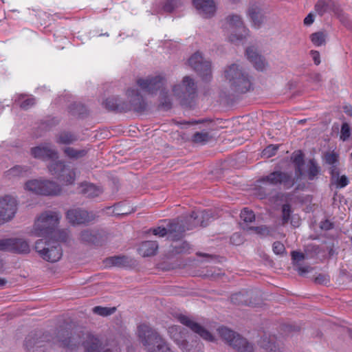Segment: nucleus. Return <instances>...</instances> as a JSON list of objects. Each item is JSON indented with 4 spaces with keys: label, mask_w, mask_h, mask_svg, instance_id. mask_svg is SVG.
Masks as SVG:
<instances>
[{
    "label": "nucleus",
    "mask_w": 352,
    "mask_h": 352,
    "mask_svg": "<svg viewBox=\"0 0 352 352\" xmlns=\"http://www.w3.org/2000/svg\"><path fill=\"white\" fill-rule=\"evenodd\" d=\"M294 162L296 165V173L299 175L300 176L302 175V166L303 164V158L301 155H298L295 157L294 160Z\"/></svg>",
    "instance_id": "obj_52"
},
{
    "label": "nucleus",
    "mask_w": 352,
    "mask_h": 352,
    "mask_svg": "<svg viewBox=\"0 0 352 352\" xmlns=\"http://www.w3.org/2000/svg\"><path fill=\"white\" fill-rule=\"evenodd\" d=\"M275 338L265 336L260 341V346L265 352H282L279 345L276 342Z\"/></svg>",
    "instance_id": "obj_33"
},
{
    "label": "nucleus",
    "mask_w": 352,
    "mask_h": 352,
    "mask_svg": "<svg viewBox=\"0 0 352 352\" xmlns=\"http://www.w3.org/2000/svg\"><path fill=\"white\" fill-rule=\"evenodd\" d=\"M182 0H166L163 9L165 12H171L182 6Z\"/></svg>",
    "instance_id": "obj_43"
},
{
    "label": "nucleus",
    "mask_w": 352,
    "mask_h": 352,
    "mask_svg": "<svg viewBox=\"0 0 352 352\" xmlns=\"http://www.w3.org/2000/svg\"><path fill=\"white\" fill-rule=\"evenodd\" d=\"M246 55L257 70L263 71L267 67V63L265 58L259 55L254 47H248L246 50Z\"/></svg>",
    "instance_id": "obj_23"
},
{
    "label": "nucleus",
    "mask_w": 352,
    "mask_h": 352,
    "mask_svg": "<svg viewBox=\"0 0 352 352\" xmlns=\"http://www.w3.org/2000/svg\"><path fill=\"white\" fill-rule=\"evenodd\" d=\"M186 230L187 226L182 218L174 219L168 225V239L178 241L184 236Z\"/></svg>",
    "instance_id": "obj_19"
},
{
    "label": "nucleus",
    "mask_w": 352,
    "mask_h": 352,
    "mask_svg": "<svg viewBox=\"0 0 352 352\" xmlns=\"http://www.w3.org/2000/svg\"><path fill=\"white\" fill-rule=\"evenodd\" d=\"M0 251L19 254L30 253V247L28 241L23 238H9L0 239Z\"/></svg>",
    "instance_id": "obj_11"
},
{
    "label": "nucleus",
    "mask_w": 352,
    "mask_h": 352,
    "mask_svg": "<svg viewBox=\"0 0 352 352\" xmlns=\"http://www.w3.org/2000/svg\"><path fill=\"white\" fill-rule=\"evenodd\" d=\"M210 215L208 212H195L193 211L191 214L182 217L187 226V230H192L197 226L206 227L208 225V221L210 219Z\"/></svg>",
    "instance_id": "obj_15"
},
{
    "label": "nucleus",
    "mask_w": 352,
    "mask_h": 352,
    "mask_svg": "<svg viewBox=\"0 0 352 352\" xmlns=\"http://www.w3.org/2000/svg\"><path fill=\"white\" fill-rule=\"evenodd\" d=\"M330 175L331 182L336 184L338 188H342L349 184V179L346 176H340L339 169L337 166H331Z\"/></svg>",
    "instance_id": "obj_29"
},
{
    "label": "nucleus",
    "mask_w": 352,
    "mask_h": 352,
    "mask_svg": "<svg viewBox=\"0 0 352 352\" xmlns=\"http://www.w3.org/2000/svg\"><path fill=\"white\" fill-rule=\"evenodd\" d=\"M316 12L320 16L330 11L336 12L337 10L334 8L333 3L331 1L319 0L315 6Z\"/></svg>",
    "instance_id": "obj_37"
},
{
    "label": "nucleus",
    "mask_w": 352,
    "mask_h": 352,
    "mask_svg": "<svg viewBox=\"0 0 352 352\" xmlns=\"http://www.w3.org/2000/svg\"><path fill=\"white\" fill-rule=\"evenodd\" d=\"M189 65L195 70L204 80L211 78V63L209 60L204 59L199 52H195L188 59Z\"/></svg>",
    "instance_id": "obj_12"
},
{
    "label": "nucleus",
    "mask_w": 352,
    "mask_h": 352,
    "mask_svg": "<svg viewBox=\"0 0 352 352\" xmlns=\"http://www.w3.org/2000/svg\"><path fill=\"white\" fill-rule=\"evenodd\" d=\"M57 143L60 144H66V134L65 133H61L56 140Z\"/></svg>",
    "instance_id": "obj_62"
},
{
    "label": "nucleus",
    "mask_w": 352,
    "mask_h": 352,
    "mask_svg": "<svg viewBox=\"0 0 352 352\" xmlns=\"http://www.w3.org/2000/svg\"><path fill=\"white\" fill-rule=\"evenodd\" d=\"M320 227L322 229L328 230L331 229L333 226H332V223L329 221L326 220V221L322 222Z\"/></svg>",
    "instance_id": "obj_61"
},
{
    "label": "nucleus",
    "mask_w": 352,
    "mask_h": 352,
    "mask_svg": "<svg viewBox=\"0 0 352 352\" xmlns=\"http://www.w3.org/2000/svg\"><path fill=\"white\" fill-rule=\"evenodd\" d=\"M292 213L291 206L289 204H285L282 206V223H287L290 219Z\"/></svg>",
    "instance_id": "obj_46"
},
{
    "label": "nucleus",
    "mask_w": 352,
    "mask_h": 352,
    "mask_svg": "<svg viewBox=\"0 0 352 352\" xmlns=\"http://www.w3.org/2000/svg\"><path fill=\"white\" fill-rule=\"evenodd\" d=\"M272 250L274 254L280 255L285 252L284 245L280 241H275L272 245Z\"/></svg>",
    "instance_id": "obj_53"
},
{
    "label": "nucleus",
    "mask_w": 352,
    "mask_h": 352,
    "mask_svg": "<svg viewBox=\"0 0 352 352\" xmlns=\"http://www.w3.org/2000/svg\"><path fill=\"white\" fill-rule=\"evenodd\" d=\"M230 241L232 243L237 245L243 242V238L240 234L234 233L232 235Z\"/></svg>",
    "instance_id": "obj_56"
},
{
    "label": "nucleus",
    "mask_w": 352,
    "mask_h": 352,
    "mask_svg": "<svg viewBox=\"0 0 352 352\" xmlns=\"http://www.w3.org/2000/svg\"><path fill=\"white\" fill-rule=\"evenodd\" d=\"M175 318L183 325L189 328L193 333L199 335L202 339L208 342H214V337L204 327L198 323L189 316L177 314Z\"/></svg>",
    "instance_id": "obj_10"
},
{
    "label": "nucleus",
    "mask_w": 352,
    "mask_h": 352,
    "mask_svg": "<svg viewBox=\"0 0 352 352\" xmlns=\"http://www.w3.org/2000/svg\"><path fill=\"white\" fill-rule=\"evenodd\" d=\"M52 342L60 347H66L65 329L60 327L54 331V336L43 334L38 336L36 334H30L25 338V346L28 352H45L47 342Z\"/></svg>",
    "instance_id": "obj_3"
},
{
    "label": "nucleus",
    "mask_w": 352,
    "mask_h": 352,
    "mask_svg": "<svg viewBox=\"0 0 352 352\" xmlns=\"http://www.w3.org/2000/svg\"><path fill=\"white\" fill-rule=\"evenodd\" d=\"M327 34L324 32H317L310 35V39L315 46L319 47L326 43Z\"/></svg>",
    "instance_id": "obj_39"
},
{
    "label": "nucleus",
    "mask_w": 352,
    "mask_h": 352,
    "mask_svg": "<svg viewBox=\"0 0 352 352\" xmlns=\"http://www.w3.org/2000/svg\"><path fill=\"white\" fill-rule=\"evenodd\" d=\"M259 182L265 186H280L285 189H289L294 186L295 179L291 173L280 170L274 171L269 175L263 177Z\"/></svg>",
    "instance_id": "obj_9"
},
{
    "label": "nucleus",
    "mask_w": 352,
    "mask_h": 352,
    "mask_svg": "<svg viewBox=\"0 0 352 352\" xmlns=\"http://www.w3.org/2000/svg\"><path fill=\"white\" fill-rule=\"evenodd\" d=\"M61 215L59 212L47 210L42 212L35 220L31 234L45 236L55 242L66 241V232L58 228Z\"/></svg>",
    "instance_id": "obj_1"
},
{
    "label": "nucleus",
    "mask_w": 352,
    "mask_h": 352,
    "mask_svg": "<svg viewBox=\"0 0 352 352\" xmlns=\"http://www.w3.org/2000/svg\"><path fill=\"white\" fill-rule=\"evenodd\" d=\"M54 243L55 241H53ZM56 242V245L48 244V248L46 251L42 253V258L48 262H56L62 256V250L60 245Z\"/></svg>",
    "instance_id": "obj_24"
},
{
    "label": "nucleus",
    "mask_w": 352,
    "mask_h": 352,
    "mask_svg": "<svg viewBox=\"0 0 352 352\" xmlns=\"http://www.w3.org/2000/svg\"><path fill=\"white\" fill-rule=\"evenodd\" d=\"M227 40L232 43L239 44L245 40L248 36L250 31L248 28L244 30L233 29L232 30H223Z\"/></svg>",
    "instance_id": "obj_25"
},
{
    "label": "nucleus",
    "mask_w": 352,
    "mask_h": 352,
    "mask_svg": "<svg viewBox=\"0 0 352 352\" xmlns=\"http://www.w3.org/2000/svg\"><path fill=\"white\" fill-rule=\"evenodd\" d=\"M100 234L97 230H84L80 232V239L82 241L89 243L98 245Z\"/></svg>",
    "instance_id": "obj_35"
},
{
    "label": "nucleus",
    "mask_w": 352,
    "mask_h": 352,
    "mask_svg": "<svg viewBox=\"0 0 352 352\" xmlns=\"http://www.w3.org/2000/svg\"><path fill=\"white\" fill-rule=\"evenodd\" d=\"M76 178V171L74 170H69V173H67V185L72 184L74 182Z\"/></svg>",
    "instance_id": "obj_58"
},
{
    "label": "nucleus",
    "mask_w": 352,
    "mask_h": 352,
    "mask_svg": "<svg viewBox=\"0 0 352 352\" xmlns=\"http://www.w3.org/2000/svg\"><path fill=\"white\" fill-rule=\"evenodd\" d=\"M251 294L252 293L248 292L234 294L231 296V301L233 304L237 305H246L252 306L254 303L249 299Z\"/></svg>",
    "instance_id": "obj_36"
},
{
    "label": "nucleus",
    "mask_w": 352,
    "mask_h": 352,
    "mask_svg": "<svg viewBox=\"0 0 352 352\" xmlns=\"http://www.w3.org/2000/svg\"><path fill=\"white\" fill-rule=\"evenodd\" d=\"M51 240L52 239H50L48 241H45L43 239H39L36 241L35 243V250L39 254L41 258L42 253H44V252L46 251V248H48V244H50Z\"/></svg>",
    "instance_id": "obj_45"
},
{
    "label": "nucleus",
    "mask_w": 352,
    "mask_h": 352,
    "mask_svg": "<svg viewBox=\"0 0 352 352\" xmlns=\"http://www.w3.org/2000/svg\"><path fill=\"white\" fill-rule=\"evenodd\" d=\"M105 108L108 110H118L119 104L118 103V99L108 98L105 102Z\"/></svg>",
    "instance_id": "obj_51"
},
{
    "label": "nucleus",
    "mask_w": 352,
    "mask_h": 352,
    "mask_svg": "<svg viewBox=\"0 0 352 352\" xmlns=\"http://www.w3.org/2000/svg\"><path fill=\"white\" fill-rule=\"evenodd\" d=\"M50 173L58 180H64L66 173V164L65 160L58 159L52 160L47 166Z\"/></svg>",
    "instance_id": "obj_21"
},
{
    "label": "nucleus",
    "mask_w": 352,
    "mask_h": 352,
    "mask_svg": "<svg viewBox=\"0 0 352 352\" xmlns=\"http://www.w3.org/2000/svg\"><path fill=\"white\" fill-rule=\"evenodd\" d=\"M138 86L144 91L153 94L164 85V78L160 76L140 78L137 80Z\"/></svg>",
    "instance_id": "obj_18"
},
{
    "label": "nucleus",
    "mask_w": 352,
    "mask_h": 352,
    "mask_svg": "<svg viewBox=\"0 0 352 352\" xmlns=\"http://www.w3.org/2000/svg\"><path fill=\"white\" fill-rule=\"evenodd\" d=\"M87 153L86 149H76L72 147H67V157L73 160L80 159Z\"/></svg>",
    "instance_id": "obj_42"
},
{
    "label": "nucleus",
    "mask_w": 352,
    "mask_h": 352,
    "mask_svg": "<svg viewBox=\"0 0 352 352\" xmlns=\"http://www.w3.org/2000/svg\"><path fill=\"white\" fill-rule=\"evenodd\" d=\"M315 282L320 285H327L330 282V278L327 274H320L315 278Z\"/></svg>",
    "instance_id": "obj_55"
},
{
    "label": "nucleus",
    "mask_w": 352,
    "mask_h": 352,
    "mask_svg": "<svg viewBox=\"0 0 352 352\" xmlns=\"http://www.w3.org/2000/svg\"><path fill=\"white\" fill-rule=\"evenodd\" d=\"M168 333L182 352H202V343L197 339L192 340L190 343L188 342L186 339L188 332L181 327L170 326L168 329Z\"/></svg>",
    "instance_id": "obj_6"
},
{
    "label": "nucleus",
    "mask_w": 352,
    "mask_h": 352,
    "mask_svg": "<svg viewBox=\"0 0 352 352\" xmlns=\"http://www.w3.org/2000/svg\"><path fill=\"white\" fill-rule=\"evenodd\" d=\"M94 215L79 208L67 210V220L73 225L85 224L91 221Z\"/></svg>",
    "instance_id": "obj_20"
},
{
    "label": "nucleus",
    "mask_w": 352,
    "mask_h": 352,
    "mask_svg": "<svg viewBox=\"0 0 352 352\" xmlns=\"http://www.w3.org/2000/svg\"><path fill=\"white\" fill-rule=\"evenodd\" d=\"M311 54L312 55L314 61L316 65H319L320 63V54L318 51H311Z\"/></svg>",
    "instance_id": "obj_59"
},
{
    "label": "nucleus",
    "mask_w": 352,
    "mask_h": 352,
    "mask_svg": "<svg viewBox=\"0 0 352 352\" xmlns=\"http://www.w3.org/2000/svg\"><path fill=\"white\" fill-rule=\"evenodd\" d=\"M30 154L34 158L43 161L58 158L57 151L53 148L50 143L41 144L31 148Z\"/></svg>",
    "instance_id": "obj_14"
},
{
    "label": "nucleus",
    "mask_w": 352,
    "mask_h": 352,
    "mask_svg": "<svg viewBox=\"0 0 352 352\" xmlns=\"http://www.w3.org/2000/svg\"><path fill=\"white\" fill-rule=\"evenodd\" d=\"M193 5L199 14L206 19L214 16L217 9L214 0H193Z\"/></svg>",
    "instance_id": "obj_17"
},
{
    "label": "nucleus",
    "mask_w": 352,
    "mask_h": 352,
    "mask_svg": "<svg viewBox=\"0 0 352 352\" xmlns=\"http://www.w3.org/2000/svg\"><path fill=\"white\" fill-rule=\"evenodd\" d=\"M158 249L157 241H146L141 243L139 248V253L144 257L151 256L156 254Z\"/></svg>",
    "instance_id": "obj_30"
},
{
    "label": "nucleus",
    "mask_w": 352,
    "mask_h": 352,
    "mask_svg": "<svg viewBox=\"0 0 352 352\" xmlns=\"http://www.w3.org/2000/svg\"><path fill=\"white\" fill-rule=\"evenodd\" d=\"M79 191L87 197L94 198L98 197L102 192V189L92 184L86 183L80 186Z\"/></svg>",
    "instance_id": "obj_31"
},
{
    "label": "nucleus",
    "mask_w": 352,
    "mask_h": 352,
    "mask_svg": "<svg viewBox=\"0 0 352 352\" xmlns=\"http://www.w3.org/2000/svg\"><path fill=\"white\" fill-rule=\"evenodd\" d=\"M309 267H299L298 268V272L300 275H302L307 272H309Z\"/></svg>",
    "instance_id": "obj_64"
},
{
    "label": "nucleus",
    "mask_w": 352,
    "mask_h": 352,
    "mask_svg": "<svg viewBox=\"0 0 352 352\" xmlns=\"http://www.w3.org/2000/svg\"><path fill=\"white\" fill-rule=\"evenodd\" d=\"M339 155L335 152H328L324 155V160L327 164L331 166H336L338 162Z\"/></svg>",
    "instance_id": "obj_47"
},
{
    "label": "nucleus",
    "mask_w": 352,
    "mask_h": 352,
    "mask_svg": "<svg viewBox=\"0 0 352 352\" xmlns=\"http://www.w3.org/2000/svg\"><path fill=\"white\" fill-rule=\"evenodd\" d=\"M29 170L25 166L16 165L4 173V177L8 179H14L18 177H24Z\"/></svg>",
    "instance_id": "obj_34"
},
{
    "label": "nucleus",
    "mask_w": 352,
    "mask_h": 352,
    "mask_svg": "<svg viewBox=\"0 0 352 352\" xmlns=\"http://www.w3.org/2000/svg\"><path fill=\"white\" fill-rule=\"evenodd\" d=\"M17 210L15 198L10 195L0 197V224L10 221Z\"/></svg>",
    "instance_id": "obj_13"
},
{
    "label": "nucleus",
    "mask_w": 352,
    "mask_h": 352,
    "mask_svg": "<svg viewBox=\"0 0 352 352\" xmlns=\"http://www.w3.org/2000/svg\"><path fill=\"white\" fill-rule=\"evenodd\" d=\"M137 336L147 352H172L166 341L146 324L138 326Z\"/></svg>",
    "instance_id": "obj_2"
},
{
    "label": "nucleus",
    "mask_w": 352,
    "mask_h": 352,
    "mask_svg": "<svg viewBox=\"0 0 352 352\" xmlns=\"http://www.w3.org/2000/svg\"><path fill=\"white\" fill-rule=\"evenodd\" d=\"M116 311V308L115 307H101V306H96L92 309V311L94 314L101 316H108L115 313Z\"/></svg>",
    "instance_id": "obj_41"
},
{
    "label": "nucleus",
    "mask_w": 352,
    "mask_h": 352,
    "mask_svg": "<svg viewBox=\"0 0 352 352\" xmlns=\"http://www.w3.org/2000/svg\"><path fill=\"white\" fill-rule=\"evenodd\" d=\"M241 219L246 222L251 223L255 220V215L252 210H248V208H244L241 210L240 214Z\"/></svg>",
    "instance_id": "obj_44"
},
{
    "label": "nucleus",
    "mask_w": 352,
    "mask_h": 352,
    "mask_svg": "<svg viewBox=\"0 0 352 352\" xmlns=\"http://www.w3.org/2000/svg\"><path fill=\"white\" fill-rule=\"evenodd\" d=\"M314 15L309 13L304 19V24L305 25H310L314 23Z\"/></svg>",
    "instance_id": "obj_60"
},
{
    "label": "nucleus",
    "mask_w": 352,
    "mask_h": 352,
    "mask_svg": "<svg viewBox=\"0 0 352 352\" xmlns=\"http://www.w3.org/2000/svg\"><path fill=\"white\" fill-rule=\"evenodd\" d=\"M292 258L294 261H301L305 259V254L300 252L293 251L292 252Z\"/></svg>",
    "instance_id": "obj_57"
},
{
    "label": "nucleus",
    "mask_w": 352,
    "mask_h": 352,
    "mask_svg": "<svg viewBox=\"0 0 352 352\" xmlns=\"http://www.w3.org/2000/svg\"><path fill=\"white\" fill-rule=\"evenodd\" d=\"M197 91L196 84L190 76H185L182 84L173 86V92L175 96L180 98V104L182 108H194L195 102V94Z\"/></svg>",
    "instance_id": "obj_5"
},
{
    "label": "nucleus",
    "mask_w": 352,
    "mask_h": 352,
    "mask_svg": "<svg viewBox=\"0 0 352 352\" xmlns=\"http://www.w3.org/2000/svg\"><path fill=\"white\" fill-rule=\"evenodd\" d=\"M25 189L36 195H57L61 188L56 183L50 180L32 179L25 184Z\"/></svg>",
    "instance_id": "obj_8"
},
{
    "label": "nucleus",
    "mask_w": 352,
    "mask_h": 352,
    "mask_svg": "<svg viewBox=\"0 0 352 352\" xmlns=\"http://www.w3.org/2000/svg\"><path fill=\"white\" fill-rule=\"evenodd\" d=\"M82 346L85 352H112L111 349L103 344L98 336L92 334L87 335Z\"/></svg>",
    "instance_id": "obj_16"
},
{
    "label": "nucleus",
    "mask_w": 352,
    "mask_h": 352,
    "mask_svg": "<svg viewBox=\"0 0 352 352\" xmlns=\"http://www.w3.org/2000/svg\"><path fill=\"white\" fill-rule=\"evenodd\" d=\"M126 95L130 99V102L133 106L135 110H144L146 109V104L140 95L138 90L136 89H129L126 91Z\"/></svg>",
    "instance_id": "obj_26"
},
{
    "label": "nucleus",
    "mask_w": 352,
    "mask_h": 352,
    "mask_svg": "<svg viewBox=\"0 0 352 352\" xmlns=\"http://www.w3.org/2000/svg\"><path fill=\"white\" fill-rule=\"evenodd\" d=\"M14 101L20 108L24 109L34 108L36 103V100L33 96L25 94L18 95L15 98Z\"/></svg>",
    "instance_id": "obj_32"
},
{
    "label": "nucleus",
    "mask_w": 352,
    "mask_h": 352,
    "mask_svg": "<svg viewBox=\"0 0 352 352\" xmlns=\"http://www.w3.org/2000/svg\"><path fill=\"white\" fill-rule=\"evenodd\" d=\"M219 336L238 352H254V346L238 333L226 327L217 329Z\"/></svg>",
    "instance_id": "obj_7"
},
{
    "label": "nucleus",
    "mask_w": 352,
    "mask_h": 352,
    "mask_svg": "<svg viewBox=\"0 0 352 352\" xmlns=\"http://www.w3.org/2000/svg\"><path fill=\"white\" fill-rule=\"evenodd\" d=\"M149 232H151L154 235L159 236L160 237H164L168 234L167 228L164 227H157L152 228L149 230Z\"/></svg>",
    "instance_id": "obj_54"
},
{
    "label": "nucleus",
    "mask_w": 352,
    "mask_h": 352,
    "mask_svg": "<svg viewBox=\"0 0 352 352\" xmlns=\"http://www.w3.org/2000/svg\"><path fill=\"white\" fill-rule=\"evenodd\" d=\"M160 106L162 108L168 109L172 108V102L169 98V96L167 95V93L164 92V91L161 92Z\"/></svg>",
    "instance_id": "obj_50"
},
{
    "label": "nucleus",
    "mask_w": 352,
    "mask_h": 352,
    "mask_svg": "<svg viewBox=\"0 0 352 352\" xmlns=\"http://www.w3.org/2000/svg\"><path fill=\"white\" fill-rule=\"evenodd\" d=\"M130 263L129 258L122 255L110 256L104 260V264L107 267H124L129 266Z\"/></svg>",
    "instance_id": "obj_27"
},
{
    "label": "nucleus",
    "mask_w": 352,
    "mask_h": 352,
    "mask_svg": "<svg viewBox=\"0 0 352 352\" xmlns=\"http://www.w3.org/2000/svg\"><path fill=\"white\" fill-rule=\"evenodd\" d=\"M202 122H204V120H192L190 121H184L183 122H179V124H199V123H202Z\"/></svg>",
    "instance_id": "obj_63"
},
{
    "label": "nucleus",
    "mask_w": 352,
    "mask_h": 352,
    "mask_svg": "<svg viewBox=\"0 0 352 352\" xmlns=\"http://www.w3.org/2000/svg\"><path fill=\"white\" fill-rule=\"evenodd\" d=\"M210 140L207 132H196L191 137V141L195 144H205Z\"/></svg>",
    "instance_id": "obj_40"
},
{
    "label": "nucleus",
    "mask_w": 352,
    "mask_h": 352,
    "mask_svg": "<svg viewBox=\"0 0 352 352\" xmlns=\"http://www.w3.org/2000/svg\"><path fill=\"white\" fill-rule=\"evenodd\" d=\"M248 16L256 28H259L264 22L265 16L257 6H251L248 10Z\"/></svg>",
    "instance_id": "obj_28"
},
{
    "label": "nucleus",
    "mask_w": 352,
    "mask_h": 352,
    "mask_svg": "<svg viewBox=\"0 0 352 352\" xmlns=\"http://www.w3.org/2000/svg\"><path fill=\"white\" fill-rule=\"evenodd\" d=\"M223 30H232L233 29L244 30L245 26L243 18L238 14H228L224 19L222 26Z\"/></svg>",
    "instance_id": "obj_22"
},
{
    "label": "nucleus",
    "mask_w": 352,
    "mask_h": 352,
    "mask_svg": "<svg viewBox=\"0 0 352 352\" xmlns=\"http://www.w3.org/2000/svg\"><path fill=\"white\" fill-rule=\"evenodd\" d=\"M320 173V167L314 160H310L307 170V177L309 180H314Z\"/></svg>",
    "instance_id": "obj_38"
},
{
    "label": "nucleus",
    "mask_w": 352,
    "mask_h": 352,
    "mask_svg": "<svg viewBox=\"0 0 352 352\" xmlns=\"http://www.w3.org/2000/svg\"><path fill=\"white\" fill-rule=\"evenodd\" d=\"M278 148V146L270 144L263 149L262 151V156L266 158H270L276 154Z\"/></svg>",
    "instance_id": "obj_48"
},
{
    "label": "nucleus",
    "mask_w": 352,
    "mask_h": 352,
    "mask_svg": "<svg viewBox=\"0 0 352 352\" xmlns=\"http://www.w3.org/2000/svg\"><path fill=\"white\" fill-rule=\"evenodd\" d=\"M351 135V129L349 125L346 122L342 124L340 138L342 141H346Z\"/></svg>",
    "instance_id": "obj_49"
},
{
    "label": "nucleus",
    "mask_w": 352,
    "mask_h": 352,
    "mask_svg": "<svg viewBox=\"0 0 352 352\" xmlns=\"http://www.w3.org/2000/svg\"><path fill=\"white\" fill-rule=\"evenodd\" d=\"M223 76L230 88L235 92L243 94L252 88L248 73L239 64L232 63L226 67Z\"/></svg>",
    "instance_id": "obj_4"
}]
</instances>
